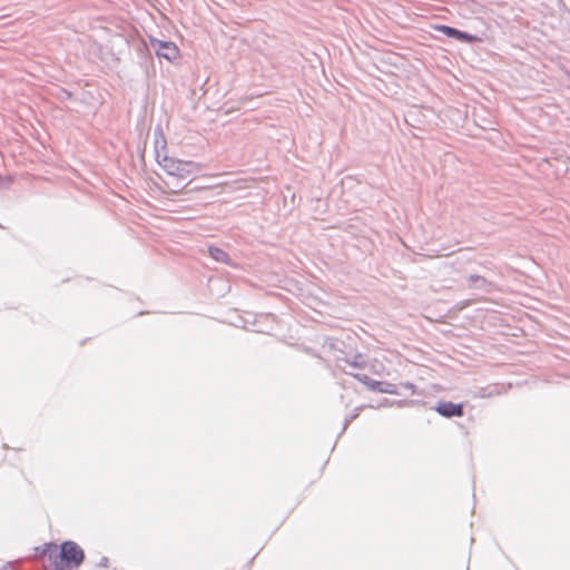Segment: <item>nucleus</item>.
Masks as SVG:
<instances>
[{
  "mask_svg": "<svg viewBox=\"0 0 570 570\" xmlns=\"http://www.w3.org/2000/svg\"><path fill=\"white\" fill-rule=\"evenodd\" d=\"M352 366H354V367H362V364L358 361H354L352 363Z\"/></svg>",
  "mask_w": 570,
  "mask_h": 570,
  "instance_id": "nucleus-13",
  "label": "nucleus"
},
{
  "mask_svg": "<svg viewBox=\"0 0 570 570\" xmlns=\"http://www.w3.org/2000/svg\"><path fill=\"white\" fill-rule=\"evenodd\" d=\"M62 95L65 98H71L72 94L70 91L63 90Z\"/></svg>",
  "mask_w": 570,
  "mask_h": 570,
  "instance_id": "nucleus-11",
  "label": "nucleus"
},
{
  "mask_svg": "<svg viewBox=\"0 0 570 570\" xmlns=\"http://www.w3.org/2000/svg\"><path fill=\"white\" fill-rule=\"evenodd\" d=\"M208 250H209L210 256H212L215 261H217V262H223V263L227 262V259H228V254H227L225 250H223V249H220V248H218V247H209V249H208Z\"/></svg>",
  "mask_w": 570,
  "mask_h": 570,
  "instance_id": "nucleus-8",
  "label": "nucleus"
},
{
  "mask_svg": "<svg viewBox=\"0 0 570 570\" xmlns=\"http://www.w3.org/2000/svg\"><path fill=\"white\" fill-rule=\"evenodd\" d=\"M404 387L410 389V390H414V385L411 384V383L404 384ZM412 393H414V391H412Z\"/></svg>",
  "mask_w": 570,
  "mask_h": 570,
  "instance_id": "nucleus-12",
  "label": "nucleus"
},
{
  "mask_svg": "<svg viewBox=\"0 0 570 570\" xmlns=\"http://www.w3.org/2000/svg\"><path fill=\"white\" fill-rule=\"evenodd\" d=\"M371 391L386 393V394H397L396 386L389 382H382L373 380L370 382Z\"/></svg>",
  "mask_w": 570,
  "mask_h": 570,
  "instance_id": "nucleus-6",
  "label": "nucleus"
},
{
  "mask_svg": "<svg viewBox=\"0 0 570 570\" xmlns=\"http://www.w3.org/2000/svg\"><path fill=\"white\" fill-rule=\"evenodd\" d=\"M357 416V414H354L352 415L351 417L346 419L345 420V423H344V428L343 429H346V426Z\"/></svg>",
  "mask_w": 570,
  "mask_h": 570,
  "instance_id": "nucleus-10",
  "label": "nucleus"
},
{
  "mask_svg": "<svg viewBox=\"0 0 570 570\" xmlns=\"http://www.w3.org/2000/svg\"><path fill=\"white\" fill-rule=\"evenodd\" d=\"M50 568L47 570H71L78 568L85 560V552L79 544L73 541H66L60 546V552L55 551L50 554Z\"/></svg>",
  "mask_w": 570,
  "mask_h": 570,
  "instance_id": "nucleus-1",
  "label": "nucleus"
},
{
  "mask_svg": "<svg viewBox=\"0 0 570 570\" xmlns=\"http://www.w3.org/2000/svg\"><path fill=\"white\" fill-rule=\"evenodd\" d=\"M355 379H357L360 382L365 384L367 387H370V382L372 379L367 376L366 374H352Z\"/></svg>",
  "mask_w": 570,
  "mask_h": 570,
  "instance_id": "nucleus-9",
  "label": "nucleus"
},
{
  "mask_svg": "<svg viewBox=\"0 0 570 570\" xmlns=\"http://www.w3.org/2000/svg\"><path fill=\"white\" fill-rule=\"evenodd\" d=\"M468 281L471 287L484 291H488V287L491 285L484 277L479 275H470Z\"/></svg>",
  "mask_w": 570,
  "mask_h": 570,
  "instance_id": "nucleus-7",
  "label": "nucleus"
},
{
  "mask_svg": "<svg viewBox=\"0 0 570 570\" xmlns=\"http://www.w3.org/2000/svg\"><path fill=\"white\" fill-rule=\"evenodd\" d=\"M435 411L444 417L462 416L463 405L448 401H440L434 407Z\"/></svg>",
  "mask_w": 570,
  "mask_h": 570,
  "instance_id": "nucleus-4",
  "label": "nucleus"
},
{
  "mask_svg": "<svg viewBox=\"0 0 570 570\" xmlns=\"http://www.w3.org/2000/svg\"><path fill=\"white\" fill-rule=\"evenodd\" d=\"M157 161L168 175L180 179H186L194 173L195 165L191 161H183L168 156L160 158L157 154Z\"/></svg>",
  "mask_w": 570,
  "mask_h": 570,
  "instance_id": "nucleus-2",
  "label": "nucleus"
},
{
  "mask_svg": "<svg viewBox=\"0 0 570 570\" xmlns=\"http://www.w3.org/2000/svg\"><path fill=\"white\" fill-rule=\"evenodd\" d=\"M149 45L159 58L173 61L179 57V49L173 41H163L151 37Z\"/></svg>",
  "mask_w": 570,
  "mask_h": 570,
  "instance_id": "nucleus-3",
  "label": "nucleus"
},
{
  "mask_svg": "<svg viewBox=\"0 0 570 570\" xmlns=\"http://www.w3.org/2000/svg\"><path fill=\"white\" fill-rule=\"evenodd\" d=\"M439 30L442 31L445 36H448L450 38L465 41L469 43L473 42L476 39L474 36H472L468 32L461 31L456 28L449 27V26H440Z\"/></svg>",
  "mask_w": 570,
  "mask_h": 570,
  "instance_id": "nucleus-5",
  "label": "nucleus"
}]
</instances>
